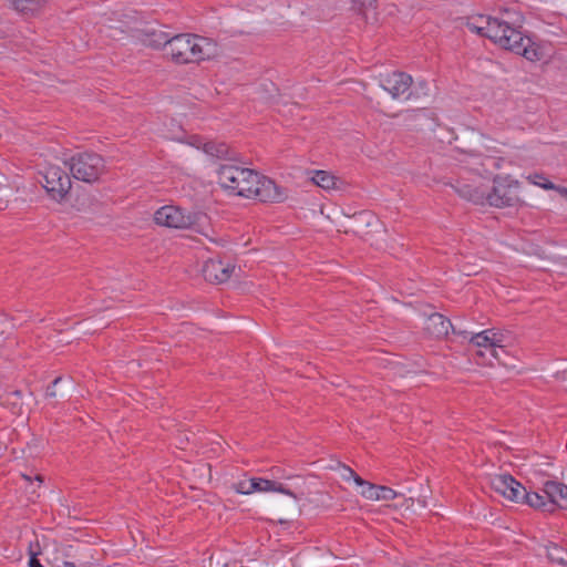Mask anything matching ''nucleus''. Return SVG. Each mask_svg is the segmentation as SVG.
<instances>
[{
	"label": "nucleus",
	"mask_w": 567,
	"mask_h": 567,
	"mask_svg": "<svg viewBox=\"0 0 567 567\" xmlns=\"http://www.w3.org/2000/svg\"><path fill=\"white\" fill-rule=\"evenodd\" d=\"M7 403L12 405L13 413H18L21 408L22 393L20 390H14L2 396Z\"/></svg>",
	"instance_id": "obj_25"
},
{
	"label": "nucleus",
	"mask_w": 567,
	"mask_h": 567,
	"mask_svg": "<svg viewBox=\"0 0 567 567\" xmlns=\"http://www.w3.org/2000/svg\"><path fill=\"white\" fill-rule=\"evenodd\" d=\"M352 218V227L355 233L361 231L363 225L370 227L373 223H377L375 216L369 210L359 212Z\"/></svg>",
	"instance_id": "obj_22"
},
{
	"label": "nucleus",
	"mask_w": 567,
	"mask_h": 567,
	"mask_svg": "<svg viewBox=\"0 0 567 567\" xmlns=\"http://www.w3.org/2000/svg\"><path fill=\"white\" fill-rule=\"evenodd\" d=\"M505 179L496 176L494 178L495 186L487 193V203L489 206L497 208L513 207L519 202V197L515 189L518 183L504 184Z\"/></svg>",
	"instance_id": "obj_8"
},
{
	"label": "nucleus",
	"mask_w": 567,
	"mask_h": 567,
	"mask_svg": "<svg viewBox=\"0 0 567 567\" xmlns=\"http://www.w3.org/2000/svg\"><path fill=\"white\" fill-rule=\"evenodd\" d=\"M235 269L230 259L216 256L205 261L202 272L206 281L219 285L228 281Z\"/></svg>",
	"instance_id": "obj_9"
},
{
	"label": "nucleus",
	"mask_w": 567,
	"mask_h": 567,
	"mask_svg": "<svg viewBox=\"0 0 567 567\" xmlns=\"http://www.w3.org/2000/svg\"><path fill=\"white\" fill-rule=\"evenodd\" d=\"M492 332L489 333V343H494L493 344V348L494 349H499L502 352H504V348L502 346V342H503V334L499 333V332H496L495 330L491 329Z\"/></svg>",
	"instance_id": "obj_29"
},
{
	"label": "nucleus",
	"mask_w": 567,
	"mask_h": 567,
	"mask_svg": "<svg viewBox=\"0 0 567 567\" xmlns=\"http://www.w3.org/2000/svg\"><path fill=\"white\" fill-rule=\"evenodd\" d=\"M412 83V76L405 72L394 71L385 76H380V86L390 93L393 99H399L406 93Z\"/></svg>",
	"instance_id": "obj_12"
},
{
	"label": "nucleus",
	"mask_w": 567,
	"mask_h": 567,
	"mask_svg": "<svg viewBox=\"0 0 567 567\" xmlns=\"http://www.w3.org/2000/svg\"><path fill=\"white\" fill-rule=\"evenodd\" d=\"M342 470L344 472L342 474L343 481H349L350 478H352L353 475H355V472L351 467H349L344 464L342 465Z\"/></svg>",
	"instance_id": "obj_33"
},
{
	"label": "nucleus",
	"mask_w": 567,
	"mask_h": 567,
	"mask_svg": "<svg viewBox=\"0 0 567 567\" xmlns=\"http://www.w3.org/2000/svg\"><path fill=\"white\" fill-rule=\"evenodd\" d=\"M361 495L370 501H377L378 498V485L367 482L361 491Z\"/></svg>",
	"instance_id": "obj_28"
},
{
	"label": "nucleus",
	"mask_w": 567,
	"mask_h": 567,
	"mask_svg": "<svg viewBox=\"0 0 567 567\" xmlns=\"http://www.w3.org/2000/svg\"><path fill=\"white\" fill-rule=\"evenodd\" d=\"M492 330H485L478 333H475L471 338V343L474 344L477 348H484V350H477L475 352V361L477 364H486V365H493V362L491 359L487 361H480L478 359H484L486 353L489 354V357L494 358L495 360H498L497 357V350L493 348L494 343H489V333Z\"/></svg>",
	"instance_id": "obj_15"
},
{
	"label": "nucleus",
	"mask_w": 567,
	"mask_h": 567,
	"mask_svg": "<svg viewBox=\"0 0 567 567\" xmlns=\"http://www.w3.org/2000/svg\"><path fill=\"white\" fill-rule=\"evenodd\" d=\"M138 41L147 48L154 50H166V47L172 35L161 29H156L151 25H145L141 29H135L134 34Z\"/></svg>",
	"instance_id": "obj_13"
},
{
	"label": "nucleus",
	"mask_w": 567,
	"mask_h": 567,
	"mask_svg": "<svg viewBox=\"0 0 567 567\" xmlns=\"http://www.w3.org/2000/svg\"><path fill=\"white\" fill-rule=\"evenodd\" d=\"M352 480L354 481V483L359 486H364L367 484V481H364L361 476H359L357 473L355 475L352 476Z\"/></svg>",
	"instance_id": "obj_36"
},
{
	"label": "nucleus",
	"mask_w": 567,
	"mask_h": 567,
	"mask_svg": "<svg viewBox=\"0 0 567 567\" xmlns=\"http://www.w3.org/2000/svg\"><path fill=\"white\" fill-rule=\"evenodd\" d=\"M224 567H244V566H243L241 561L233 560V561L226 563L224 565Z\"/></svg>",
	"instance_id": "obj_37"
},
{
	"label": "nucleus",
	"mask_w": 567,
	"mask_h": 567,
	"mask_svg": "<svg viewBox=\"0 0 567 567\" xmlns=\"http://www.w3.org/2000/svg\"><path fill=\"white\" fill-rule=\"evenodd\" d=\"M204 151L208 155L217 158H224L228 155L229 147L226 143L208 142L204 145Z\"/></svg>",
	"instance_id": "obj_24"
},
{
	"label": "nucleus",
	"mask_w": 567,
	"mask_h": 567,
	"mask_svg": "<svg viewBox=\"0 0 567 567\" xmlns=\"http://www.w3.org/2000/svg\"><path fill=\"white\" fill-rule=\"evenodd\" d=\"M451 328L453 327L450 319L435 312L427 318L424 329L431 337L441 339L449 334Z\"/></svg>",
	"instance_id": "obj_16"
},
{
	"label": "nucleus",
	"mask_w": 567,
	"mask_h": 567,
	"mask_svg": "<svg viewBox=\"0 0 567 567\" xmlns=\"http://www.w3.org/2000/svg\"><path fill=\"white\" fill-rule=\"evenodd\" d=\"M64 567H90L91 563L89 560H82L79 561V564H75L74 561H64Z\"/></svg>",
	"instance_id": "obj_34"
},
{
	"label": "nucleus",
	"mask_w": 567,
	"mask_h": 567,
	"mask_svg": "<svg viewBox=\"0 0 567 567\" xmlns=\"http://www.w3.org/2000/svg\"><path fill=\"white\" fill-rule=\"evenodd\" d=\"M493 18L494 17L483 14L470 17L467 18L465 25L470 31L475 32L482 37L488 38L487 28L492 25Z\"/></svg>",
	"instance_id": "obj_19"
},
{
	"label": "nucleus",
	"mask_w": 567,
	"mask_h": 567,
	"mask_svg": "<svg viewBox=\"0 0 567 567\" xmlns=\"http://www.w3.org/2000/svg\"><path fill=\"white\" fill-rule=\"evenodd\" d=\"M311 179L317 186L326 190L334 189L337 187L338 178L327 171H315V175Z\"/></svg>",
	"instance_id": "obj_20"
},
{
	"label": "nucleus",
	"mask_w": 567,
	"mask_h": 567,
	"mask_svg": "<svg viewBox=\"0 0 567 567\" xmlns=\"http://www.w3.org/2000/svg\"><path fill=\"white\" fill-rule=\"evenodd\" d=\"M219 185L237 196L254 198L260 203H282L288 190L258 172L234 164H221L218 168Z\"/></svg>",
	"instance_id": "obj_1"
},
{
	"label": "nucleus",
	"mask_w": 567,
	"mask_h": 567,
	"mask_svg": "<svg viewBox=\"0 0 567 567\" xmlns=\"http://www.w3.org/2000/svg\"><path fill=\"white\" fill-rule=\"evenodd\" d=\"M524 18L519 12L502 9L487 28L488 39L501 48L524 56L529 61H539L544 53L542 47L522 32Z\"/></svg>",
	"instance_id": "obj_2"
},
{
	"label": "nucleus",
	"mask_w": 567,
	"mask_h": 567,
	"mask_svg": "<svg viewBox=\"0 0 567 567\" xmlns=\"http://www.w3.org/2000/svg\"><path fill=\"white\" fill-rule=\"evenodd\" d=\"M234 488L239 494H250L252 492H256V488H258V486L254 482H251V480H248L240 481L234 484Z\"/></svg>",
	"instance_id": "obj_26"
},
{
	"label": "nucleus",
	"mask_w": 567,
	"mask_h": 567,
	"mask_svg": "<svg viewBox=\"0 0 567 567\" xmlns=\"http://www.w3.org/2000/svg\"><path fill=\"white\" fill-rule=\"evenodd\" d=\"M528 179L535 184V185H538L542 187L540 184H546L547 182H549L548 179H546L543 175H539V174H535L533 176H529Z\"/></svg>",
	"instance_id": "obj_32"
},
{
	"label": "nucleus",
	"mask_w": 567,
	"mask_h": 567,
	"mask_svg": "<svg viewBox=\"0 0 567 567\" xmlns=\"http://www.w3.org/2000/svg\"><path fill=\"white\" fill-rule=\"evenodd\" d=\"M457 153L462 156L457 158L461 163L474 165L472 169L480 172L477 166H484L485 159L493 161V153H496L495 140L481 133L477 130H467L458 140L456 145Z\"/></svg>",
	"instance_id": "obj_4"
},
{
	"label": "nucleus",
	"mask_w": 567,
	"mask_h": 567,
	"mask_svg": "<svg viewBox=\"0 0 567 567\" xmlns=\"http://www.w3.org/2000/svg\"><path fill=\"white\" fill-rule=\"evenodd\" d=\"M207 215L200 212H186L178 206L166 205L157 209L154 220L157 225L200 231V226L206 221Z\"/></svg>",
	"instance_id": "obj_5"
},
{
	"label": "nucleus",
	"mask_w": 567,
	"mask_h": 567,
	"mask_svg": "<svg viewBox=\"0 0 567 567\" xmlns=\"http://www.w3.org/2000/svg\"><path fill=\"white\" fill-rule=\"evenodd\" d=\"M22 477L28 482H32V477L30 475L22 474Z\"/></svg>",
	"instance_id": "obj_42"
},
{
	"label": "nucleus",
	"mask_w": 567,
	"mask_h": 567,
	"mask_svg": "<svg viewBox=\"0 0 567 567\" xmlns=\"http://www.w3.org/2000/svg\"><path fill=\"white\" fill-rule=\"evenodd\" d=\"M358 6L359 11L364 13L369 8H375L378 0H352Z\"/></svg>",
	"instance_id": "obj_30"
},
{
	"label": "nucleus",
	"mask_w": 567,
	"mask_h": 567,
	"mask_svg": "<svg viewBox=\"0 0 567 567\" xmlns=\"http://www.w3.org/2000/svg\"><path fill=\"white\" fill-rule=\"evenodd\" d=\"M218 44L215 40L194 33H179L172 35L165 56L173 63L183 65L200 63L218 55Z\"/></svg>",
	"instance_id": "obj_3"
},
{
	"label": "nucleus",
	"mask_w": 567,
	"mask_h": 567,
	"mask_svg": "<svg viewBox=\"0 0 567 567\" xmlns=\"http://www.w3.org/2000/svg\"><path fill=\"white\" fill-rule=\"evenodd\" d=\"M547 557L550 561L558 565H567V550L557 544H550L546 547Z\"/></svg>",
	"instance_id": "obj_23"
},
{
	"label": "nucleus",
	"mask_w": 567,
	"mask_h": 567,
	"mask_svg": "<svg viewBox=\"0 0 567 567\" xmlns=\"http://www.w3.org/2000/svg\"><path fill=\"white\" fill-rule=\"evenodd\" d=\"M287 478L298 480L302 483V485H305V480L299 475L288 476ZM251 482H254L258 486V488H256V491H260V492H278V493L291 496L298 501L306 498L308 495L307 489L305 488V486H301V485H296V491H292V489L286 487L282 483L271 481V480L251 478Z\"/></svg>",
	"instance_id": "obj_11"
},
{
	"label": "nucleus",
	"mask_w": 567,
	"mask_h": 567,
	"mask_svg": "<svg viewBox=\"0 0 567 567\" xmlns=\"http://www.w3.org/2000/svg\"><path fill=\"white\" fill-rule=\"evenodd\" d=\"M45 395H47V396H50V398L55 396L54 386H52V384H50V385L47 388Z\"/></svg>",
	"instance_id": "obj_38"
},
{
	"label": "nucleus",
	"mask_w": 567,
	"mask_h": 567,
	"mask_svg": "<svg viewBox=\"0 0 567 567\" xmlns=\"http://www.w3.org/2000/svg\"><path fill=\"white\" fill-rule=\"evenodd\" d=\"M523 504H528L530 507L536 509H542L543 512H547V501H545V496L540 495L536 492H527L524 488V494L522 495L520 502Z\"/></svg>",
	"instance_id": "obj_21"
},
{
	"label": "nucleus",
	"mask_w": 567,
	"mask_h": 567,
	"mask_svg": "<svg viewBox=\"0 0 567 567\" xmlns=\"http://www.w3.org/2000/svg\"><path fill=\"white\" fill-rule=\"evenodd\" d=\"M542 185V188L546 189V190H551V189H555L557 190L560 195L567 197V188L566 187H561V186H557L555 185L554 183L551 182H547L546 184H540Z\"/></svg>",
	"instance_id": "obj_31"
},
{
	"label": "nucleus",
	"mask_w": 567,
	"mask_h": 567,
	"mask_svg": "<svg viewBox=\"0 0 567 567\" xmlns=\"http://www.w3.org/2000/svg\"><path fill=\"white\" fill-rule=\"evenodd\" d=\"M499 354H501V351H498V350H497V357H498V360H497V361H498V362H501V355H499Z\"/></svg>",
	"instance_id": "obj_43"
},
{
	"label": "nucleus",
	"mask_w": 567,
	"mask_h": 567,
	"mask_svg": "<svg viewBox=\"0 0 567 567\" xmlns=\"http://www.w3.org/2000/svg\"><path fill=\"white\" fill-rule=\"evenodd\" d=\"M399 496V494L391 487L378 485V498L377 501H391Z\"/></svg>",
	"instance_id": "obj_27"
},
{
	"label": "nucleus",
	"mask_w": 567,
	"mask_h": 567,
	"mask_svg": "<svg viewBox=\"0 0 567 567\" xmlns=\"http://www.w3.org/2000/svg\"><path fill=\"white\" fill-rule=\"evenodd\" d=\"M38 482L43 483V476L41 474H37L34 477Z\"/></svg>",
	"instance_id": "obj_40"
},
{
	"label": "nucleus",
	"mask_w": 567,
	"mask_h": 567,
	"mask_svg": "<svg viewBox=\"0 0 567 567\" xmlns=\"http://www.w3.org/2000/svg\"><path fill=\"white\" fill-rule=\"evenodd\" d=\"M109 29H110V30H117V29H120L122 33H124V32H125V30H124V29H121V28H117V27H114V25H110V27H109Z\"/></svg>",
	"instance_id": "obj_41"
},
{
	"label": "nucleus",
	"mask_w": 567,
	"mask_h": 567,
	"mask_svg": "<svg viewBox=\"0 0 567 567\" xmlns=\"http://www.w3.org/2000/svg\"><path fill=\"white\" fill-rule=\"evenodd\" d=\"M62 378L61 377H58L55 378L53 381H52V386H55V385H59V383L61 382Z\"/></svg>",
	"instance_id": "obj_39"
},
{
	"label": "nucleus",
	"mask_w": 567,
	"mask_h": 567,
	"mask_svg": "<svg viewBox=\"0 0 567 567\" xmlns=\"http://www.w3.org/2000/svg\"><path fill=\"white\" fill-rule=\"evenodd\" d=\"M38 182L45 189L48 196L58 203L66 197L72 187L69 174L56 165H50L39 172Z\"/></svg>",
	"instance_id": "obj_7"
},
{
	"label": "nucleus",
	"mask_w": 567,
	"mask_h": 567,
	"mask_svg": "<svg viewBox=\"0 0 567 567\" xmlns=\"http://www.w3.org/2000/svg\"><path fill=\"white\" fill-rule=\"evenodd\" d=\"M491 488L501 496L519 503L524 486L509 474H498L489 478Z\"/></svg>",
	"instance_id": "obj_10"
},
{
	"label": "nucleus",
	"mask_w": 567,
	"mask_h": 567,
	"mask_svg": "<svg viewBox=\"0 0 567 567\" xmlns=\"http://www.w3.org/2000/svg\"><path fill=\"white\" fill-rule=\"evenodd\" d=\"M11 4L17 12L31 18L40 14L45 9L48 0H13Z\"/></svg>",
	"instance_id": "obj_18"
},
{
	"label": "nucleus",
	"mask_w": 567,
	"mask_h": 567,
	"mask_svg": "<svg viewBox=\"0 0 567 567\" xmlns=\"http://www.w3.org/2000/svg\"><path fill=\"white\" fill-rule=\"evenodd\" d=\"M72 176L84 183H95L106 172L104 158L95 152H82L73 155L69 161Z\"/></svg>",
	"instance_id": "obj_6"
},
{
	"label": "nucleus",
	"mask_w": 567,
	"mask_h": 567,
	"mask_svg": "<svg viewBox=\"0 0 567 567\" xmlns=\"http://www.w3.org/2000/svg\"><path fill=\"white\" fill-rule=\"evenodd\" d=\"M453 188L462 198L475 205H485L487 203V193L481 187H474L471 184L457 182Z\"/></svg>",
	"instance_id": "obj_17"
},
{
	"label": "nucleus",
	"mask_w": 567,
	"mask_h": 567,
	"mask_svg": "<svg viewBox=\"0 0 567 567\" xmlns=\"http://www.w3.org/2000/svg\"><path fill=\"white\" fill-rule=\"evenodd\" d=\"M543 492L547 499V513H554L556 508H567V485L557 481H547Z\"/></svg>",
	"instance_id": "obj_14"
},
{
	"label": "nucleus",
	"mask_w": 567,
	"mask_h": 567,
	"mask_svg": "<svg viewBox=\"0 0 567 567\" xmlns=\"http://www.w3.org/2000/svg\"><path fill=\"white\" fill-rule=\"evenodd\" d=\"M29 567H44L41 561L38 559L35 554H32L29 559Z\"/></svg>",
	"instance_id": "obj_35"
}]
</instances>
